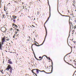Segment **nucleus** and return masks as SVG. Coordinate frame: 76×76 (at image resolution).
I'll use <instances>...</instances> for the list:
<instances>
[{
  "mask_svg": "<svg viewBox=\"0 0 76 76\" xmlns=\"http://www.w3.org/2000/svg\"><path fill=\"white\" fill-rule=\"evenodd\" d=\"M74 63H75V64H76V61H75V60L74 61Z\"/></svg>",
  "mask_w": 76,
  "mask_h": 76,
  "instance_id": "nucleus-28",
  "label": "nucleus"
},
{
  "mask_svg": "<svg viewBox=\"0 0 76 76\" xmlns=\"http://www.w3.org/2000/svg\"><path fill=\"white\" fill-rule=\"evenodd\" d=\"M1 73H3V70H2V71H1Z\"/></svg>",
  "mask_w": 76,
  "mask_h": 76,
  "instance_id": "nucleus-38",
  "label": "nucleus"
},
{
  "mask_svg": "<svg viewBox=\"0 0 76 76\" xmlns=\"http://www.w3.org/2000/svg\"><path fill=\"white\" fill-rule=\"evenodd\" d=\"M74 29H76V26H74Z\"/></svg>",
  "mask_w": 76,
  "mask_h": 76,
  "instance_id": "nucleus-26",
  "label": "nucleus"
},
{
  "mask_svg": "<svg viewBox=\"0 0 76 76\" xmlns=\"http://www.w3.org/2000/svg\"><path fill=\"white\" fill-rule=\"evenodd\" d=\"M18 32L17 31H15V35H18Z\"/></svg>",
  "mask_w": 76,
  "mask_h": 76,
  "instance_id": "nucleus-20",
  "label": "nucleus"
},
{
  "mask_svg": "<svg viewBox=\"0 0 76 76\" xmlns=\"http://www.w3.org/2000/svg\"><path fill=\"white\" fill-rule=\"evenodd\" d=\"M12 69V67L11 65L10 64H8L7 68H6V70H7V71H9V69Z\"/></svg>",
  "mask_w": 76,
  "mask_h": 76,
  "instance_id": "nucleus-7",
  "label": "nucleus"
},
{
  "mask_svg": "<svg viewBox=\"0 0 76 76\" xmlns=\"http://www.w3.org/2000/svg\"><path fill=\"white\" fill-rule=\"evenodd\" d=\"M6 15H8L9 14V13H8V12L7 11L6 12Z\"/></svg>",
  "mask_w": 76,
  "mask_h": 76,
  "instance_id": "nucleus-23",
  "label": "nucleus"
},
{
  "mask_svg": "<svg viewBox=\"0 0 76 76\" xmlns=\"http://www.w3.org/2000/svg\"><path fill=\"white\" fill-rule=\"evenodd\" d=\"M6 40H7V41H9V38L7 39Z\"/></svg>",
  "mask_w": 76,
  "mask_h": 76,
  "instance_id": "nucleus-30",
  "label": "nucleus"
},
{
  "mask_svg": "<svg viewBox=\"0 0 76 76\" xmlns=\"http://www.w3.org/2000/svg\"><path fill=\"white\" fill-rule=\"evenodd\" d=\"M67 2H66V3H67V2H68V1H67Z\"/></svg>",
  "mask_w": 76,
  "mask_h": 76,
  "instance_id": "nucleus-51",
  "label": "nucleus"
},
{
  "mask_svg": "<svg viewBox=\"0 0 76 76\" xmlns=\"http://www.w3.org/2000/svg\"><path fill=\"white\" fill-rule=\"evenodd\" d=\"M5 15H4L3 16V18H4V17H5Z\"/></svg>",
  "mask_w": 76,
  "mask_h": 76,
  "instance_id": "nucleus-32",
  "label": "nucleus"
},
{
  "mask_svg": "<svg viewBox=\"0 0 76 76\" xmlns=\"http://www.w3.org/2000/svg\"><path fill=\"white\" fill-rule=\"evenodd\" d=\"M8 4H10V3H8Z\"/></svg>",
  "mask_w": 76,
  "mask_h": 76,
  "instance_id": "nucleus-47",
  "label": "nucleus"
},
{
  "mask_svg": "<svg viewBox=\"0 0 76 76\" xmlns=\"http://www.w3.org/2000/svg\"><path fill=\"white\" fill-rule=\"evenodd\" d=\"M64 61L66 62V63H67V64H69V65H71V66H73V65H72L71 64H70L69 63L66 62V61H65V60H64Z\"/></svg>",
  "mask_w": 76,
  "mask_h": 76,
  "instance_id": "nucleus-14",
  "label": "nucleus"
},
{
  "mask_svg": "<svg viewBox=\"0 0 76 76\" xmlns=\"http://www.w3.org/2000/svg\"><path fill=\"white\" fill-rule=\"evenodd\" d=\"M17 31H19V29H17Z\"/></svg>",
  "mask_w": 76,
  "mask_h": 76,
  "instance_id": "nucleus-41",
  "label": "nucleus"
},
{
  "mask_svg": "<svg viewBox=\"0 0 76 76\" xmlns=\"http://www.w3.org/2000/svg\"><path fill=\"white\" fill-rule=\"evenodd\" d=\"M73 67H74V68H75V69H76V68L75 67V66H73ZM76 72V71H75V72Z\"/></svg>",
  "mask_w": 76,
  "mask_h": 76,
  "instance_id": "nucleus-39",
  "label": "nucleus"
},
{
  "mask_svg": "<svg viewBox=\"0 0 76 76\" xmlns=\"http://www.w3.org/2000/svg\"><path fill=\"white\" fill-rule=\"evenodd\" d=\"M32 26H33V27H34V28H35V26H34V25H32Z\"/></svg>",
  "mask_w": 76,
  "mask_h": 76,
  "instance_id": "nucleus-37",
  "label": "nucleus"
},
{
  "mask_svg": "<svg viewBox=\"0 0 76 76\" xmlns=\"http://www.w3.org/2000/svg\"><path fill=\"white\" fill-rule=\"evenodd\" d=\"M48 60H50V61H51V62H53V61H52V60L51 59H50V57H49L48 58Z\"/></svg>",
  "mask_w": 76,
  "mask_h": 76,
  "instance_id": "nucleus-18",
  "label": "nucleus"
},
{
  "mask_svg": "<svg viewBox=\"0 0 76 76\" xmlns=\"http://www.w3.org/2000/svg\"><path fill=\"white\" fill-rule=\"evenodd\" d=\"M60 15H61V16H62V14H61L60 13Z\"/></svg>",
  "mask_w": 76,
  "mask_h": 76,
  "instance_id": "nucleus-45",
  "label": "nucleus"
},
{
  "mask_svg": "<svg viewBox=\"0 0 76 76\" xmlns=\"http://www.w3.org/2000/svg\"><path fill=\"white\" fill-rule=\"evenodd\" d=\"M7 16H9V15H7Z\"/></svg>",
  "mask_w": 76,
  "mask_h": 76,
  "instance_id": "nucleus-52",
  "label": "nucleus"
},
{
  "mask_svg": "<svg viewBox=\"0 0 76 76\" xmlns=\"http://www.w3.org/2000/svg\"><path fill=\"white\" fill-rule=\"evenodd\" d=\"M16 27V28H18V26H17V25H15V27Z\"/></svg>",
  "mask_w": 76,
  "mask_h": 76,
  "instance_id": "nucleus-31",
  "label": "nucleus"
},
{
  "mask_svg": "<svg viewBox=\"0 0 76 76\" xmlns=\"http://www.w3.org/2000/svg\"><path fill=\"white\" fill-rule=\"evenodd\" d=\"M1 30L2 32H3V33L6 34V33H7V29L4 27H2L1 28Z\"/></svg>",
  "mask_w": 76,
  "mask_h": 76,
  "instance_id": "nucleus-2",
  "label": "nucleus"
},
{
  "mask_svg": "<svg viewBox=\"0 0 76 76\" xmlns=\"http://www.w3.org/2000/svg\"><path fill=\"white\" fill-rule=\"evenodd\" d=\"M68 12L69 13V10H68Z\"/></svg>",
  "mask_w": 76,
  "mask_h": 76,
  "instance_id": "nucleus-50",
  "label": "nucleus"
},
{
  "mask_svg": "<svg viewBox=\"0 0 76 76\" xmlns=\"http://www.w3.org/2000/svg\"><path fill=\"white\" fill-rule=\"evenodd\" d=\"M45 38L44 40L43 41L42 44L39 45H37V44H38V45H39V44H38L37 42H36V44H33V45H31V48H32V50H33V49H32V46H33V45H36V46H37V47H39V46H41V45H42L43 44H44V42H45Z\"/></svg>",
  "mask_w": 76,
  "mask_h": 76,
  "instance_id": "nucleus-4",
  "label": "nucleus"
},
{
  "mask_svg": "<svg viewBox=\"0 0 76 76\" xmlns=\"http://www.w3.org/2000/svg\"><path fill=\"white\" fill-rule=\"evenodd\" d=\"M19 34H15L14 36H15V39H17V38H19Z\"/></svg>",
  "mask_w": 76,
  "mask_h": 76,
  "instance_id": "nucleus-11",
  "label": "nucleus"
},
{
  "mask_svg": "<svg viewBox=\"0 0 76 76\" xmlns=\"http://www.w3.org/2000/svg\"><path fill=\"white\" fill-rule=\"evenodd\" d=\"M39 72H42L41 71H40L38 69H36V72L37 74H38V73H39Z\"/></svg>",
  "mask_w": 76,
  "mask_h": 76,
  "instance_id": "nucleus-12",
  "label": "nucleus"
},
{
  "mask_svg": "<svg viewBox=\"0 0 76 76\" xmlns=\"http://www.w3.org/2000/svg\"><path fill=\"white\" fill-rule=\"evenodd\" d=\"M75 20V22H76V20Z\"/></svg>",
  "mask_w": 76,
  "mask_h": 76,
  "instance_id": "nucleus-48",
  "label": "nucleus"
},
{
  "mask_svg": "<svg viewBox=\"0 0 76 76\" xmlns=\"http://www.w3.org/2000/svg\"><path fill=\"white\" fill-rule=\"evenodd\" d=\"M74 42V44H76V42Z\"/></svg>",
  "mask_w": 76,
  "mask_h": 76,
  "instance_id": "nucleus-34",
  "label": "nucleus"
},
{
  "mask_svg": "<svg viewBox=\"0 0 76 76\" xmlns=\"http://www.w3.org/2000/svg\"><path fill=\"white\" fill-rule=\"evenodd\" d=\"M13 29V28H11L10 29V31H12V30Z\"/></svg>",
  "mask_w": 76,
  "mask_h": 76,
  "instance_id": "nucleus-35",
  "label": "nucleus"
},
{
  "mask_svg": "<svg viewBox=\"0 0 76 76\" xmlns=\"http://www.w3.org/2000/svg\"><path fill=\"white\" fill-rule=\"evenodd\" d=\"M36 42H36L35 41H34V43L35 44H36Z\"/></svg>",
  "mask_w": 76,
  "mask_h": 76,
  "instance_id": "nucleus-33",
  "label": "nucleus"
},
{
  "mask_svg": "<svg viewBox=\"0 0 76 76\" xmlns=\"http://www.w3.org/2000/svg\"><path fill=\"white\" fill-rule=\"evenodd\" d=\"M74 32H75V30H73L72 31V34H74Z\"/></svg>",
  "mask_w": 76,
  "mask_h": 76,
  "instance_id": "nucleus-22",
  "label": "nucleus"
},
{
  "mask_svg": "<svg viewBox=\"0 0 76 76\" xmlns=\"http://www.w3.org/2000/svg\"><path fill=\"white\" fill-rule=\"evenodd\" d=\"M72 15H73V14H72Z\"/></svg>",
  "mask_w": 76,
  "mask_h": 76,
  "instance_id": "nucleus-55",
  "label": "nucleus"
},
{
  "mask_svg": "<svg viewBox=\"0 0 76 76\" xmlns=\"http://www.w3.org/2000/svg\"><path fill=\"white\" fill-rule=\"evenodd\" d=\"M12 20H13V21L14 22H15V21H16V20H15V19H12Z\"/></svg>",
  "mask_w": 76,
  "mask_h": 76,
  "instance_id": "nucleus-21",
  "label": "nucleus"
},
{
  "mask_svg": "<svg viewBox=\"0 0 76 76\" xmlns=\"http://www.w3.org/2000/svg\"><path fill=\"white\" fill-rule=\"evenodd\" d=\"M12 17L13 18V19H16V16L15 15H13Z\"/></svg>",
  "mask_w": 76,
  "mask_h": 76,
  "instance_id": "nucleus-16",
  "label": "nucleus"
},
{
  "mask_svg": "<svg viewBox=\"0 0 76 76\" xmlns=\"http://www.w3.org/2000/svg\"><path fill=\"white\" fill-rule=\"evenodd\" d=\"M44 26L45 28V31H46V35L45 36V38H46L47 36V28H46V27H45V25Z\"/></svg>",
  "mask_w": 76,
  "mask_h": 76,
  "instance_id": "nucleus-8",
  "label": "nucleus"
},
{
  "mask_svg": "<svg viewBox=\"0 0 76 76\" xmlns=\"http://www.w3.org/2000/svg\"><path fill=\"white\" fill-rule=\"evenodd\" d=\"M46 58L47 59H48V57L45 56H43L42 57L41 56L39 57V58H40V59H38L37 58H36L37 60H39V61H41V60H43V63H44L45 61V58Z\"/></svg>",
  "mask_w": 76,
  "mask_h": 76,
  "instance_id": "nucleus-1",
  "label": "nucleus"
},
{
  "mask_svg": "<svg viewBox=\"0 0 76 76\" xmlns=\"http://www.w3.org/2000/svg\"><path fill=\"white\" fill-rule=\"evenodd\" d=\"M39 1H40V0H39Z\"/></svg>",
  "mask_w": 76,
  "mask_h": 76,
  "instance_id": "nucleus-54",
  "label": "nucleus"
},
{
  "mask_svg": "<svg viewBox=\"0 0 76 76\" xmlns=\"http://www.w3.org/2000/svg\"><path fill=\"white\" fill-rule=\"evenodd\" d=\"M30 39H28L27 40V41H30Z\"/></svg>",
  "mask_w": 76,
  "mask_h": 76,
  "instance_id": "nucleus-29",
  "label": "nucleus"
},
{
  "mask_svg": "<svg viewBox=\"0 0 76 76\" xmlns=\"http://www.w3.org/2000/svg\"><path fill=\"white\" fill-rule=\"evenodd\" d=\"M0 15H1V14H0Z\"/></svg>",
  "mask_w": 76,
  "mask_h": 76,
  "instance_id": "nucleus-56",
  "label": "nucleus"
},
{
  "mask_svg": "<svg viewBox=\"0 0 76 76\" xmlns=\"http://www.w3.org/2000/svg\"><path fill=\"white\" fill-rule=\"evenodd\" d=\"M1 41H2V42H0V43H2V44H3L5 41H6V40H5V39H4V37H3V38L1 39Z\"/></svg>",
  "mask_w": 76,
  "mask_h": 76,
  "instance_id": "nucleus-9",
  "label": "nucleus"
},
{
  "mask_svg": "<svg viewBox=\"0 0 76 76\" xmlns=\"http://www.w3.org/2000/svg\"><path fill=\"white\" fill-rule=\"evenodd\" d=\"M27 38L28 39H30L31 38V37H30V36H28Z\"/></svg>",
  "mask_w": 76,
  "mask_h": 76,
  "instance_id": "nucleus-27",
  "label": "nucleus"
},
{
  "mask_svg": "<svg viewBox=\"0 0 76 76\" xmlns=\"http://www.w3.org/2000/svg\"><path fill=\"white\" fill-rule=\"evenodd\" d=\"M72 40H73V39H72Z\"/></svg>",
  "mask_w": 76,
  "mask_h": 76,
  "instance_id": "nucleus-57",
  "label": "nucleus"
},
{
  "mask_svg": "<svg viewBox=\"0 0 76 76\" xmlns=\"http://www.w3.org/2000/svg\"><path fill=\"white\" fill-rule=\"evenodd\" d=\"M34 20H35V18H34Z\"/></svg>",
  "mask_w": 76,
  "mask_h": 76,
  "instance_id": "nucleus-49",
  "label": "nucleus"
},
{
  "mask_svg": "<svg viewBox=\"0 0 76 76\" xmlns=\"http://www.w3.org/2000/svg\"><path fill=\"white\" fill-rule=\"evenodd\" d=\"M4 26H5L4 25Z\"/></svg>",
  "mask_w": 76,
  "mask_h": 76,
  "instance_id": "nucleus-53",
  "label": "nucleus"
},
{
  "mask_svg": "<svg viewBox=\"0 0 76 76\" xmlns=\"http://www.w3.org/2000/svg\"><path fill=\"white\" fill-rule=\"evenodd\" d=\"M40 12H38V13H37V15H40Z\"/></svg>",
  "mask_w": 76,
  "mask_h": 76,
  "instance_id": "nucleus-24",
  "label": "nucleus"
},
{
  "mask_svg": "<svg viewBox=\"0 0 76 76\" xmlns=\"http://www.w3.org/2000/svg\"><path fill=\"white\" fill-rule=\"evenodd\" d=\"M36 69H33L31 70V72L32 73H33L34 74H35V72H36Z\"/></svg>",
  "mask_w": 76,
  "mask_h": 76,
  "instance_id": "nucleus-10",
  "label": "nucleus"
},
{
  "mask_svg": "<svg viewBox=\"0 0 76 76\" xmlns=\"http://www.w3.org/2000/svg\"><path fill=\"white\" fill-rule=\"evenodd\" d=\"M13 26H15V24H13Z\"/></svg>",
  "mask_w": 76,
  "mask_h": 76,
  "instance_id": "nucleus-42",
  "label": "nucleus"
},
{
  "mask_svg": "<svg viewBox=\"0 0 76 76\" xmlns=\"http://www.w3.org/2000/svg\"><path fill=\"white\" fill-rule=\"evenodd\" d=\"M24 3H23V2H22V4H23Z\"/></svg>",
  "mask_w": 76,
  "mask_h": 76,
  "instance_id": "nucleus-44",
  "label": "nucleus"
},
{
  "mask_svg": "<svg viewBox=\"0 0 76 76\" xmlns=\"http://www.w3.org/2000/svg\"><path fill=\"white\" fill-rule=\"evenodd\" d=\"M53 66H52V68H51V72H47L45 71L44 70H42V71H41L42 72H44L45 73H46L47 74H50V73H51L53 72Z\"/></svg>",
  "mask_w": 76,
  "mask_h": 76,
  "instance_id": "nucleus-5",
  "label": "nucleus"
},
{
  "mask_svg": "<svg viewBox=\"0 0 76 76\" xmlns=\"http://www.w3.org/2000/svg\"><path fill=\"white\" fill-rule=\"evenodd\" d=\"M10 60H11L10 59H9V60H8V63L10 64H12V62L10 61Z\"/></svg>",
  "mask_w": 76,
  "mask_h": 76,
  "instance_id": "nucleus-13",
  "label": "nucleus"
},
{
  "mask_svg": "<svg viewBox=\"0 0 76 76\" xmlns=\"http://www.w3.org/2000/svg\"><path fill=\"white\" fill-rule=\"evenodd\" d=\"M62 16H65V15H62Z\"/></svg>",
  "mask_w": 76,
  "mask_h": 76,
  "instance_id": "nucleus-40",
  "label": "nucleus"
},
{
  "mask_svg": "<svg viewBox=\"0 0 76 76\" xmlns=\"http://www.w3.org/2000/svg\"><path fill=\"white\" fill-rule=\"evenodd\" d=\"M70 61H72V60H70Z\"/></svg>",
  "mask_w": 76,
  "mask_h": 76,
  "instance_id": "nucleus-46",
  "label": "nucleus"
},
{
  "mask_svg": "<svg viewBox=\"0 0 76 76\" xmlns=\"http://www.w3.org/2000/svg\"><path fill=\"white\" fill-rule=\"evenodd\" d=\"M4 10L5 11H6V10H7V9L6 7H4Z\"/></svg>",
  "mask_w": 76,
  "mask_h": 76,
  "instance_id": "nucleus-17",
  "label": "nucleus"
},
{
  "mask_svg": "<svg viewBox=\"0 0 76 76\" xmlns=\"http://www.w3.org/2000/svg\"><path fill=\"white\" fill-rule=\"evenodd\" d=\"M3 43H0V50H2L4 49V46H3Z\"/></svg>",
  "mask_w": 76,
  "mask_h": 76,
  "instance_id": "nucleus-6",
  "label": "nucleus"
},
{
  "mask_svg": "<svg viewBox=\"0 0 76 76\" xmlns=\"http://www.w3.org/2000/svg\"><path fill=\"white\" fill-rule=\"evenodd\" d=\"M51 63H52V65H51V66L52 67V66H53V62H52Z\"/></svg>",
  "mask_w": 76,
  "mask_h": 76,
  "instance_id": "nucleus-25",
  "label": "nucleus"
},
{
  "mask_svg": "<svg viewBox=\"0 0 76 76\" xmlns=\"http://www.w3.org/2000/svg\"><path fill=\"white\" fill-rule=\"evenodd\" d=\"M13 38H15V36H13Z\"/></svg>",
  "mask_w": 76,
  "mask_h": 76,
  "instance_id": "nucleus-43",
  "label": "nucleus"
},
{
  "mask_svg": "<svg viewBox=\"0 0 76 76\" xmlns=\"http://www.w3.org/2000/svg\"><path fill=\"white\" fill-rule=\"evenodd\" d=\"M10 73H12V68H11V69H10Z\"/></svg>",
  "mask_w": 76,
  "mask_h": 76,
  "instance_id": "nucleus-15",
  "label": "nucleus"
},
{
  "mask_svg": "<svg viewBox=\"0 0 76 76\" xmlns=\"http://www.w3.org/2000/svg\"><path fill=\"white\" fill-rule=\"evenodd\" d=\"M48 4L49 7L50 15H49V17L48 18V20H46L45 23L44 25H45V24L48 21V20H49L50 18V16H51V7H50V4H49V2H48Z\"/></svg>",
  "mask_w": 76,
  "mask_h": 76,
  "instance_id": "nucleus-3",
  "label": "nucleus"
},
{
  "mask_svg": "<svg viewBox=\"0 0 76 76\" xmlns=\"http://www.w3.org/2000/svg\"><path fill=\"white\" fill-rule=\"evenodd\" d=\"M65 16L66 17H69V16H68V15H65Z\"/></svg>",
  "mask_w": 76,
  "mask_h": 76,
  "instance_id": "nucleus-36",
  "label": "nucleus"
},
{
  "mask_svg": "<svg viewBox=\"0 0 76 76\" xmlns=\"http://www.w3.org/2000/svg\"><path fill=\"white\" fill-rule=\"evenodd\" d=\"M3 38H4L6 40L7 39V37H4Z\"/></svg>",
  "mask_w": 76,
  "mask_h": 76,
  "instance_id": "nucleus-19",
  "label": "nucleus"
}]
</instances>
